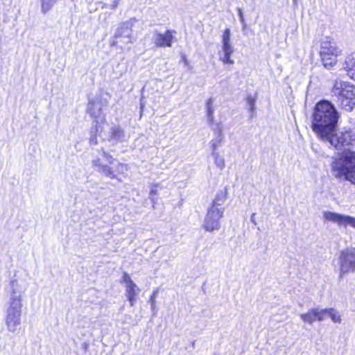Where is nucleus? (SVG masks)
<instances>
[{
	"label": "nucleus",
	"mask_w": 355,
	"mask_h": 355,
	"mask_svg": "<svg viewBox=\"0 0 355 355\" xmlns=\"http://www.w3.org/2000/svg\"><path fill=\"white\" fill-rule=\"evenodd\" d=\"M316 319L318 321H322L324 320V316L327 315V309H316Z\"/></svg>",
	"instance_id": "nucleus-29"
},
{
	"label": "nucleus",
	"mask_w": 355,
	"mask_h": 355,
	"mask_svg": "<svg viewBox=\"0 0 355 355\" xmlns=\"http://www.w3.org/2000/svg\"><path fill=\"white\" fill-rule=\"evenodd\" d=\"M255 215L256 214L255 213H253L252 215H251V217H250V221L254 224V225H257V221L255 220Z\"/></svg>",
	"instance_id": "nucleus-35"
},
{
	"label": "nucleus",
	"mask_w": 355,
	"mask_h": 355,
	"mask_svg": "<svg viewBox=\"0 0 355 355\" xmlns=\"http://www.w3.org/2000/svg\"><path fill=\"white\" fill-rule=\"evenodd\" d=\"M331 173L335 178L355 185V152L349 150L334 159L331 164Z\"/></svg>",
	"instance_id": "nucleus-2"
},
{
	"label": "nucleus",
	"mask_w": 355,
	"mask_h": 355,
	"mask_svg": "<svg viewBox=\"0 0 355 355\" xmlns=\"http://www.w3.org/2000/svg\"><path fill=\"white\" fill-rule=\"evenodd\" d=\"M23 291L17 279L9 284V302L7 311L21 313Z\"/></svg>",
	"instance_id": "nucleus-8"
},
{
	"label": "nucleus",
	"mask_w": 355,
	"mask_h": 355,
	"mask_svg": "<svg viewBox=\"0 0 355 355\" xmlns=\"http://www.w3.org/2000/svg\"><path fill=\"white\" fill-rule=\"evenodd\" d=\"M333 96L346 111H352L355 105V87L349 83L336 80L332 88Z\"/></svg>",
	"instance_id": "nucleus-4"
},
{
	"label": "nucleus",
	"mask_w": 355,
	"mask_h": 355,
	"mask_svg": "<svg viewBox=\"0 0 355 355\" xmlns=\"http://www.w3.org/2000/svg\"><path fill=\"white\" fill-rule=\"evenodd\" d=\"M322 141L328 142L338 150H343L348 147L354 141V135L350 130L336 131L331 130L327 135L320 137Z\"/></svg>",
	"instance_id": "nucleus-6"
},
{
	"label": "nucleus",
	"mask_w": 355,
	"mask_h": 355,
	"mask_svg": "<svg viewBox=\"0 0 355 355\" xmlns=\"http://www.w3.org/2000/svg\"><path fill=\"white\" fill-rule=\"evenodd\" d=\"M90 144H97V139L96 137L90 138L89 140Z\"/></svg>",
	"instance_id": "nucleus-36"
},
{
	"label": "nucleus",
	"mask_w": 355,
	"mask_h": 355,
	"mask_svg": "<svg viewBox=\"0 0 355 355\" xmlns=\"http://www.w3.org/2000/svg\"><path fill=\"white\" fill-rule=\"evenodd\" d=\"M72 1H74L75 0H71Z\"/></svg>",
	"instance_id": "nucleus-39"
},
{
	"label": "nucleus",
	"mask_w": 355,
	"mask_h": 355,
	"mask_svg": "<svg viewBox=\"0 0 355 355\" xmlns=\"http://www.w3.org/2000/svg\"><path fill=\"white\" fill-rule=\"evenodd\" d=\"M101 155L110 165L103 164L101 159L97 157L92 162L93 167L102 175L110 179H116L119 182H121L122 180L118 177V175L124 174L128 169V166L117 162L115 167L112 166L110 165H114L115 162V159L112 155L104 150L102 151Z\"/></svg>",
	"instance_id": "nucleus-3"
},
{
	"label": "nucleus",
	"mask_w": 355,
	"mask_h": 355,
	"mask_svg": "<svg viewBox=\"0 0 355 355\" xmlns=\"http://www.w3.org/2000/svg\"><path fill=\"white\" fill-rule=\"evenodd\" d=\"M340 53L336 43L332 40L326 37L321 42L320 54L322 64L326 69H330L336 64L337 56Z\"/></svg>",
	"instance_id": "nucleus-7"
},
{
	"label": "nucleus",
	"mask_w": 355,
	"mask_h": 355,
	"mask_svg": "<svg viewBox=\"0 0 355 355\" xmlns=\"http://www.w3.org/2000/svg\"><path fill=\"white\" fill-rule=\"evenodd\" d=\"M233 53V46L231 44H222L221 51H219L220 60L224 64H233L234 60L231 59Z\"/></svg>",
	"instance_id": "nucleus-17"
},
{
	"label": "nucleus",
	"mask_w": 355,
	"mask_h": 355,
	"mask_svg": "<svg viewBox=\"0 0 355 355\" xmlns=\"http://www.w3.org/2000/svg\"><path fill=\"white\" fill-rule=\"evenodd\" d=\"M225 209L209 207L203 221L202 227L208 232H214L220 228V220L223 216Z\"/></svg>",
	"instance_id": "nucleus-10"
},
{
	"label": "nucleus",
	"mask_w": 355,
	"mask_h": 355,
	"mask_svg": "<svg viewBox=\"0 0 355 355\" xmlns=\"http://www.w3.org/2000/svg\"><path fill=\"white\" fill-rule=\"evenodd\" d=\"M157 295H158V288H157L156 290H155L153 292V293L149 299V303L150 304L151 310L153 312V315H155L157 313L155 304H156V298L157 297Z\"/></svg>",
	"instance_id": "nucleus-25"
},
{
	"label": "nucleus",
	"mask_w": 355,
	"mask_h": 355,
	"mask_svg": "<svg viewBox=\"0 0 355 355\" xmlns=\"http://www.w3.org/2000/svg\"><path fill=\"white\" fill-rule=\"evenodd\" d=\"M316 309H311L307 313H301L300 318L304 322L312 324L316 319Z\"/></svg>",
	"instance_id": "nucleus-20"
},
{
	"label": "nucleus",
	"mask_w": 355,
	"mask_h": 355,
	"mask_svg": "<svg viewBox=\"0 0 355 355\" xmlns=\"http://www.w3.org/2000/svg\"><path fill=\"white\" fill-rule=\"evenodd\" d=\"M58 0H41V11L46 14L56 3Z\"/></svg>",
	"instance_id": "nucleus-24"
},
{
	"label": "nucleus",
	"mask_w": 355,
	"mask_h": 355,
	"mask_svg": "<svg viewBox=\"0 0 355 355\" xmlns=\"http://www.w3.org/2000/svg\"><path fill=\"white\" fill-rule=\"evenodd\" d=\"M157 187H158V184H152L150 187V198L153 202V204L155 203V196L157 195V193H158L157 189Z\"/></svg>",
	"instance_id": "nucleus-28"
},
{
	"label": "nucleus",
	"mask_w": 355,
	"mask_h": 355,
	"mask_svg": "<svg viewBox=\"0 0 355 355\" xmlns=\"http://www.w3.org/2000/svg\"><path fill=\"white\" fill-rule=\"evenodd\" d=\"M227 199V191H220L218 192L212 202L211 207H216L217 209H224L223 207Z\"/></svg>",
	"instance_id": "nucleus-19"
},
{
	"label": "nucleus",
	"mask_w": 355,
	"mask_h": 355,
	"mask_svg": "<svg viewBox=\"0 0 355 355\" xmlns=\"http://www.w3.org/2000/svg\"><path fill=\"white\" fill-rule=\"evenodd\" d=\"M327 315L335 323H340L342 321L341 315L338 311L334 308L327 309Z\"/></svg>",
	"instance_id": "nucleus-22"
},
{
	"label": "nucleus",
	"mask_w": 355,
	"mask_h": 355,
	"mask_svg": "<svg viewBox=\"0 0 355 355\" xmlns=\"http://www.w3.org/2000/svg\"><path fill=\"white\" fill-rule=\"evenodd\" d=\"M293 1L294 4L297 3V0H293Z\"/></svg>",
	"instance_id": "nucleus-38"
},
{
	"label": "nucleus",
	"mask_w": 355,
	"mask_h": 355,
	"mask_svg": "<svg viewBox=\"0 0 355 355\" xmlns=\"http://www.w3.org/2000/svg\"><path fill=\"white\" fill-rule=\"evenodd\" d=\"M140 108H141V114H142V112H143V110H144V103H143L142 102H141V105H140Z\"/></svg>",
	"instance_id": "nucleus-37"
},
{
	"label": "nucleus",
	"mask_w": 355,
	"mask_h": 355,
	"mask_svg": "<svg viewBox=\"0 0 355 355\" xmlns=\"http://www.w3.org/2000/svg\"><path fill=\"white\" fill-rule=\"evenodd\" d=\"M247 103L249 106V110L251 112H253L255 109V98L252 96H248Z\"/></svg>",
	"instance_id": "nucleus-31"
},
{
	"label": "nucleus",
	"mask_w": 355,
	"mask_h": 355,
	"mask_svg": "<svg viewBox=\"0 0 355 355\" xmlns=\"http://www.w3.org/2000/svg\"><path fill=\"white\" fill-rule=\"evenodd\" d=\"M120 1L121 0H112V3L109 6V8L112 10H115L118 7Z\"/></svg>",
	"instance_id": "nucleus-33"
},
{
	"label": "nucleus",
	"mask_w": 355,
	"mask_h": 355,
	"mask_svg": "<svg viewBox=\"0 0 355 355\" xmlns=\"http://www.w3.org/2000/svg\"><path fill=\"white\" fill-rule=\"evenodd\" d=\"M322 218L324 221L336 223L340 227L349 225L355 228V218L350 216L324 211L322 212Z\"/></svg>",
	"instance_id": "nucleus-11"
},
{
	"label": "nucleus",
	"mask_w": 355,
	"mask_h": 355,
	"mask_svg": "<svg viewBox=\"0 0 355 355\" xmlns=\"http://www.w3.org/2000/svg\"><path fill=\"white\" fill-rule=\"evenodd\" d=\"M213 104H214V100L211 98H209L206 103L207 119H208L209 123H211V124L213 123V122H214V108Z\"/></svg>",
	"instance_id": "nucleus-21"
},
{
	"label": "nucleus",
	"mask_w": 355,
	"mask_h": 355,
	"mask_svg": "<svg viewBox=\"0 0 355 355\" xmlns=\"http://www.w3.org/2000/svg\"><path fill=\"white\" fill-rule=\"evenodd\" d=\"M21 313L6 311V324L8 331L15 333L21 324Z\"/></svg>",
	"instance_id": "nucleus-15"
},
{
	"label": "nucleus",
	"mask_w": 355,
	"mask_h": 355,
	"mask_svg": "<svg viewBox=\"0 0 355 355\" xmlns=\"http://www.w3.org/2000/svg\"><path fill=\"white\" fill-rule=\"evenodd\" d=\"M87 112L94 121L96 122V125L105 121V116L102 112L101 105L99 103L89 101L87 104Z\"/></svg>",
	"instance_id": "nucleus-14"
},
{
	"label": "nucleus",
	"mask_w": 355,
	"mask_h": 355,
	"mask_svg": "<svg viewBox=\"0 0 355 355\" xmlns=\"http://www.w3.org/2000/svg\"><path fill=\"white\" fill-rule=\"evenodd\" d=\"M107 139L114 143L122 142L125 139V134L120 125L112 124L110 128Z\"/></svg>",
	"instance_id": "nucleus-16"
},
{
	"label": "nucleus",
	"mask_w": 355,
	"mask_h": 355,
	"mask_svg": "<svg viewBox=\"0 0 355 355\" xmlns=\"http://www.w3.org/2000/svg\"><path fill=\"white\" fill-rule=\"evenodd\" d=\"M231 33L229 28H226L222 36V44H231L230 42Z\"/></svg>",
	"instance_id": "nucleus-27"
},
{
	"label": "nucleus",
	"mask_w": 355,
	"mask_h": 355,
	"mask_svg": "<svg viewBox=\"0 0 355 355\" xmlns=\"http://www.w3.org/2000/svg\"><path fill=\"white\" fill-rule=\"evenodd\" d=\"M175 32L167 30L164 33L154 31L153 33L152 41L157 47H171L174 38L173 34Z\"/></svg>",
	"instance_id": "nucleus-13"
},
{
	"label": "nucleus",
	"mask_w": 355,
	"mask_h": 355,
	"mask_svg": "<svg viewBox=\"0 0 355 355\" xmlns=\"http://www.w3.org/2000/svg\"><path fill=\"white\" fill-rule=\"evenodd\" d=\"M343 68L347 71V76L355 80V52L347 56Z\"/></svg>",
	"instance_id": "nucleus-18"
},
{
	"label": "nucleus",
	"mask_w": 355,
	"mask_h": 355,
	"mask_svg": "<svg viewBox=\"0 0 355 355\" xmlns=\"http://www.w3.org/2000/svg\"><path fill=\"white\" fill-rule=\"evenodd\" d=\"M213 131L216 135V137H217V138L220 137L221 139H223L222 126L220 123H217L216 127L213 129Z\"/></svg>",
	"instance_id": "nucleus-30"
},
{
	"label": "nucleus",
	"mask_w": 355,
	"mask_h": 355,
	"mask_svg": "<svg viewBox=\"0 0 355 355\" xmlns=\"http://www.w3.org/2000/svg\"><path fill=\"white\" fill-rule=\"evenodd\" d=\"M238 12H239V18H240V21H241V22L243 24V28H245L247 25H246L245 21V19H244V17H243L242 9L241 8H238Z\"/></svg>",
	"instance_id": "nucleus-32"
},
{
	"label": "nucleus",
	"mask_w": 355,
	"mask_h": 355,
	"mask_svg": "<svg viewBox=\"0 0 355 355\" xmlns=\"http://www.w3.org/2000/svg\"><path fill=\"white\" fill-rule=\"evenodd\" d=\"M223 139L217 138L211 139L209 141L210 147L211 148V153H214L215 152H218L217 150V148L220 145V143L222 142Z\"/></svg>",
	"instance_id": "nucleus-26"
},
{
	"label": "nucleus",
	"mask_w": 355,
	"mask_h": 355,
	"mask_svg": "<svg viewBox=\"0 0 355 355\" xmlns=\"http://www.w3.org/2000/svg\"><path fill=\"white\" fill-rule=\"evenodd\" d=\"M122 282L125 284L126 297L130 306H133L137 302L139 288L126 272L123 274Z\"/></svg>",
	"instance_id": "nucleus-12"
},
{
	"label": "nucleus",
	"mask_w": 355,
	"mask_h": 355,
	"mask_svg": "<svg viewBox=\"0 0 355 355\" xmlns=\"http://www.w3.org/2000/svg\"><path fill=\"white\" fill-rule=\"evenodd\" d=\"M340 277L347 273L355 272V248H347L339 256Z\"/></svg>",
	"instance_id": "nucleus-9"
},
{
	"label": "nucleus",
	"mask_w": 355,
	"mask_h": 355,
	"mask_svg": "<svg viewBox=\"0 0 355 355\" xmlns=\"http://www.w3.org/2000/svg\"><path fill=\"white\" fill-rule=\"evenodd\" d=\"M214 157V164L220 170H223L225 166V162L223 157L220 156L218 152L211 153Z\"/></svg>",
	"instance_id": "nucleus-23"
},
{
	"label": "nucleus",
	"mask_w": 355,
	"mask_h": 355,
	"mask_svg": "<svg viewBox=\"0 0 355 355\" xmlns=\"http://www.w3.org/2000/svg\"><path fill=\"white\" fill-rule=\"evenodd\" d=\"M182 60L184 62L185 66L189 65V60H187V56L185 55H182Z\"/></svg>",
	"instance_id": "nucleus-34"
},
{
	"label": "nucleus",
	"mask_w": 355,
	"mask_h": 355,
	"mask_svg": "<svg viewBox=\"0 0 355 355\" xmlns=\"http://www.w3.org/2000/svg\"><path fill=\"white\" fill-rule=\"evenodd\" d=\"M338 114L334 105L327 101L318 103L312 114L311 127L319 137L334 130Z\"/></svg>",
	"instance_id": "nucleus-1"
},
{
	"label": "nucleus",
	"mask_w": 355,
	"mask_h": 355,
	"mask_svg": "<svg viewBox=\"0 0 355 355\" xmlns=\"http://www.w3.org/2000/svg\"><path fill=\"white\" fill-rule=\"evenodd\" d=\"M136 19H130L123 23H121L117 28L114 33V40L112 42V46H119L121 49H129V45L132 43V27Z\"/></svg>",
	"instance_id": "nucleus-5"
}]
</instances>
